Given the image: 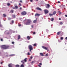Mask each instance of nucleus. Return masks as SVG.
Returning a JSON list of instances; mask_svg holds the SVG:
<instances>
[{"label":"nucleus","mask_w":67,"mask_h":67,"mask_svg":"<svg viewBox=\"0 0 67 67\" xmlns=\"http://www.w3.org/2000/svg\"><path fill=\"white\" fill-rule=\"evenodd\" d=\"M18 40H19V39H20L21 38V36H20V35H19L18 36Z\"/></svg>","instance_id":"11"},{"label":"nucleus","mask_w":67,"mask_h":67,"mask_svg":"<svg viewBox=\"0 0 67 67\" xmlns=\"http://www.w3.org/2000/svg\"><path fill=\"white\" fill-rule=\"evenodd\" d=\"M26 59H27V58H26L25 59H24V60L25 62H26Z\"/></svg>","instance_id":"21"},{"label":"nucleus","mask_w":67,"mask_h":67,"mask_svg":"<svg viewBox=\"0 0 67 67\" xmlns=\"http://www.w3.org/2000/svg\"><path fill=\"white\" fill-rule=\"evenodd\" d=\"M40 15V14L37 13L35 15V16H39Z\"/></svg>","instance_id":"8"},{"label":"nucleus","mask_w":67,"mask_h":67,"mask_svg":"<svg viewBox=\"0 0 67 67\" xmlns=\"http://www.w3.org/2000/svg\"><path fill=\"white\" fill-rule=\"evenodd\" d=\"M3 16H4V17H5V16H6V15L5 14H3Z\"/></svg>","instance_id":"27"},{"label":"nucleus","mask_w":67,"mask_h":67,"mask_svg":"<svg viewBox=\"0 0 67 67\" xmlns=\"http://www.w3.org/2000/svg\"><path fill=\"white\" fill-rule=\"evenodd\" d=\"M39 67H41V66H39Z\"/></svg>","instance_id":"57"},{"label":"nucleus","mask_w":67,"mask_h":67,"mask_svg":"<svg viewBox=\"0 0 67 67\" xmlns=\"http://www.w3.org/2000/svg\"><path fill=\"white\" fill-rule=\"evenodd\" d=\"M42 47L43 49H45L46 50H47L48 51H49V50L46 47H45L44 46Z\"/></svg>","instance_id":"5"},{"label":"nucleus","mask_w":67,"mask_h":67,"mask_svg":"<svg viewBox=\"0 0 67 67\" xmlns=\"http://www.w3.org/2000/svg\"><path fill=\"white\" fill-rule=\"evenodd\" d=\"M38 0H36V1H38Z\"/></svg>","instance_id":"56"},{"label":"nucleus","mask_w":67,"mask_h":67,"mask_svg":"<svg viewBox=\"0 0 67 67\" xmlns=\"http://www.w3.org/2000/svg\"><path fill=\"white\" fill-rule=\"evenodd\" d=\"M65 16H66V17H67V15H65Z\"/></svg>","instance_id":"54"},{"label":"nucleus","mask_w":67,"mask_h":67,"mask_svg":"<svg viewBox=\"0 0 67 67\" xmlns=\"http://www.w3.org/2000/svg\"><path fill=\"white\" fill-rule=\"evenodd\" d=\"M14 11V10H11L10 11V12H12V13H13V12Z\"/></svg>","instance_id":"19"},{"label":"nucleus","mask_w":67,"mask_h":67,"mask_svg":"<svg viewBox=\"0 0 67 67\" xmlns=\"http://www.w3.org/2000/svg\"><path fill=\"white\" fill-rule=\"evenodd\" d=\"M30 58H31V59H32V58H33V57L31 56L30 57Z\"/></svg>","instance_id":"43"},{"label":"nucleus","mask_w":67,"mask_h":67,"mask_svg":"<svg viewBox=\"0 0 67 67\" xmlns=\"http://www.w3.org/2000/svg\"><path fill=\"white\" fill-rule=\"evenodd\" d=\"M14 56V54H11L10 55V56Z\"/></svg>","instance_id":"26"},{"label":"nucleus","mask_w":67,"mask_h":67,"mask_svg":"<svg viewBox=\"0 0 67 67\" xmlns=\"http://www.w3.org/2000/svg\"><path fill=\"white\" fill-rule=\"evenodd\" d=\"M9 46L7 45H4L1 46V47L3 49H8L9 48Z\"/></svg>","instance_id":"2"},{"label":"nucleus","mask_w":67,"mask_h":67,"mask_svg":"<svg viewBox=\"0 0 67 67\" xmlns=\"http://www.w3.org/2000/svg\"><path fill=\"white\" fill-rule=\"evenodd\" d=\"M49 16H53V14H52L51 13H49Z\"/></svg>","instance_id":"17"},{"label":"nucleus","mask_w":67,"mask_h":67,"mask_svg":"<svg viewBox=\"0 0 67 67\" xmlns=\"http://www.w3.org/2000/svg\"><path fill=\"white\" fill-rule=\"evenodd\" d=\"M11 3H12V2H10Z\"/></svg>","instance_id":"58"},{"label":"nucleus","mask_w":67,"mask_h":67,"mask_svg":"<svg viewBox=\"0 0 67 67\" xmlns=\"http://www.w3.org/2000/svg\"><path fill=\"white\" fill-rule=\"evenodd\" d=\"M34 46H36V44H34Z\"/></svg>","instance_id":"32"},{"label":"nucleus","mask_w":67,"mask_h":67,"mask_svg":"<svg viewBox=\"0 0 67 67\" xmlns=\"http://www.w3.org/2000/svg\"><path fill=\"white\" fill-rule=\"evenodd\" d=\"M58 3H60V2H59V1H58Z\"/></svg>","instance_id":"52"},{"label":"nucleus","mask_w":67,"mask_h":67,"mask_svg":"<svg viewBox=\"0 0 67 67\" xmlns=\"http://www.w3.org/2000/svg\"><path fill=\"white\" fill-rule=\"evenodd\" d=\"M47 6H46V7L47 8H49V7L50 6V5H49V4H47Z\"/></svg>","instance_id":"7"},{"label":"nucleus","mask_w":67,"mask_h":67,"mask_svg":"<svg viewBox=\"0 0 67 67\" xmlns=\"http://www.w3.org/2000/svg\"><path fill=\"white\" fill-rule=\"evenodd\" d=\"M20 2H21V3H22V1H20Z\"/></svg>","instance_id":"44"},{"label":"nucleus","mask_w":67,"mask_h":67,"mask_svg":"<svg viewBox=\"0 0 67 67\" xmlns=\"http://www.w3.org/2000/svg\"><path fill=\"white\" fill-rule=\"evenodd\" d=\"M61 33V32H60L59 31L57 32V35H60V34Z\"/></svg>","instance_id":"14"},{"label":"nucleus","mask_w":67,"mask_h":67,"mask_svg":"<svg viewBox=\"0 0 67 67\" xmlns=\"http://www.w3.org/2000/svg\"><path fill=\"white\" fill-rule=\"evenodd\" d=\"M30 55V53L28 52L27 53V55Z\"/></svg>","instance_id":"31"},{"label":"nucleus","mask_w":67,"mask_h":67,"mask_svg":"<svg viewBox=\"0 0 67 67\" xmlns=\"http://www.w3.org/2000/svg\"><path fill=\"white\" fill-rule=\"evenodd\" d=\"M8 66L9 67H12V64H9L8 65Z\"/></svg>","instance_id":"12"},{"label":"nucleus","mask_w":67,"mask_h":67,"mask_svg":"<svg viewBox=\"0 0 67 67\" xmlns=\"http://www.w3.org/2000/svg\"><path fill=\"white\" fill-rule=\"evenodd\" d=\"M27 38L28 40H30V39L31 38L29 36H27Z\"/></svg>","instance_id":"9"},{"label":"nucleus","mask_w":67,"mask_h":67,"mask_svg":"<svg viewBox=\"0 0 67 67\" xmlns=\"http://www.w3.org/2000/svg\"><path fill=\"white\" fill-rule=\"evenodd\" d=\"M19 26H21V24H19Z\"/></svg>","instance_id":"40"},{"label":"nucleus","mask_w":67,"mask_h":67,"mask_svg":"<svg viewBox=\"0 0 67 67\" xmlns=\"http://www.w3.org/2000/svg\"><path fill=\"white\" fill-rule=\"evenodd\" d=\"M12 23H14V20H12Z\"/></svg>","instance_id":"34"},{"label":"nucleus","mask_w":67,"mask_h":67,"mask_svg":"<svg viewBox=\"0 0 67 67\" xmlns=\"http://www.w3.org/2000/svg\"><path fill=\"white\" fill-rule=\"evenodd\" d=\"M59 20H61V18H59Z\"/></svg>","instance_id":"51"},{"label":"nucleus","mask_w":67,"mask_h":67,"mask_svg":"<svg viewBox=\"0 0 67 67\" xmlns=\"http://www.w3.org/2000/svg\"><path fill=\"white\" fill-rule=\"evenodd\" d=\"M24 65H23V64H22L21 66H20V67H24Z\"/></svg>","instance_id":"20"},{"label":"nucleus","mask_w":67,"mask_h":67,"mask_svg":"<svg viewBox=\"0 0 67 67\" xmlns=\"http://www.w3.org/2000/svg\"><path fill=\"white\" fill-rule=\"evenodd\" d=\"M30 2H33V0H30Z\"/></svg>","instance_id":"47"},{"label":"nucleus","mask_w":67,"mask_h":67,"mask_svg":"<svg viewBox=\"0 0 67 67\" xmlns=\"http://www.w3.org/2000/svg\"><path fill=\"white\" fill-rule=\"evenodd\" d=\"M31 59H29V61H31Z\"/></svg>","instance_id":"42"},{"label":"nucleus","mask_w":67,"mask_h":67,"mask_svg":"<svg viewBox=\"0 0 67 67\" xmlns=\"http://www.w3.org/2000/svg\"><path fill=\"white\" fill-rule=\"evenodd\" d=\"M60 15V14H62V13H61V12H60V11H58Z\"/></svg>","instance_id":"22"},{"label":"nucleus","mask_w":67,"mask_h":67,"mask_svg":"<svg viewBox=\"0 0 67 67\" xmlns=\"http://www.w3.org/2000/svg\"><path fill=\"white\" fill-rule=\"evenodd\" d=\"M1 41H3V39H1Z\"/></svg>","instance_id":"45"},{"label":"nucleus","mask_w":67,"mask_h":67,"mask_svg":"<svg viewBox=\"0 0 67 67\" xmlns=\"http://www.w3.org/2000/svg\"><path fill=\"white\" fill-rule=\"evenodd\" d=\"M48 53H47V54H46L45 55V56H48Z\"/></svg>","instance_id":"29"},{"label":"nucleus","mask_w":67,"mask_h":67,"mask_svg":"<svg viewBox=\"0 0 67 67\" xmlns=\"http://www.w3.org/2000/svg\"><path fill=\"white\" fill-rule=\"evenodd\" d=\"M56 12L55 11H54L53 12L52 14H53V15H55V14H56Z\"/></svg>","instance_id":"13"},{"label":"nucleus","mask_w":67,"mask_h":67,"mask_svg":"<svg viewBox=\"0 0 67 67\" xmlns=\"http://www.w3.org/2000/svg\"><path fill=\"white\" fill-rule=\"evenodd\" d=\"M21 14L22 15H26V14H27V13L25 11H24L22 12L21 13Z\"/></svg>","instance_id":"4"},{"label":"nucleus","mask_w":67,"mask_h":67,"mask_svg":"<svg viewBox=\"0 0 67 67\" xmlns=\"http://www.w3.org/2000/svg\"><path fill=\"white\" fill-rule=\"evenodd\" d=\"M13 9H15V7H13Z\"/></svg>","instance_id":"38"},{"label":"nucleus","mask_w":67,"mask_h":67,"mask_svg":"<svg viewBox=\"0 0 67 67\" xmlns=\"http://www.w3.org/2000/svg\"><path fill=\"white\" fill-rule=\"evenodd\" d=\"M19 5H20V6H21V3H19Z\"/></svg>","instance_id":"37"},{"label":"nucleus","mask_w":67,"mask_h":67,"mask_svg":"<svg viewBox=\"0 0 67 67\" xmlns=\"http://www.w3.org/2000/svg\"><path fill=\"white\" fill-rule=\"evenodd\" d=\"M12 43L13 44H14V42H12Z\"/></svg>","instance_id":"39"},{"label":"nucleus","mask_w":67,"mask_h":67,"mask_svg":"<svg viewBox=\"0 0 67 67\" xmlns=\"http://www.w3.org/2000/svg\"><path fill=\"white\" fill-rule=\"evenodd\" d=\"M33 34H35V32H33Z\"/></svg>","instance_id":"48"},{"label":"nucleus","mask_w":67,"mask_h":67,"mask_svg":"<svg viewBox=\"0 0 67 67\" xmlns=\"http://www.w3.org/2000/svg\"><path fill=\"white\" fill-rule=\"evenodd\" d=\"M29 48L30 49V52H31V51L32 50H33V47L31 45H30L29 46Z\"/></svg>","instance_id":"3"},{"label":"nucleus","mask_w":67,"mask_h":67,"mask_svg":"<svg viewBox=\"0 0 67 67\" xmlns=\"http://www.w3.org/2000/svg\"><path fill=\"white\" fill-rule=\"evenodd\" d=\"M20 10H21V9H22V8L20 7Z\"/></svg>","instance_id":"50"},{"label":"nucleus","mask_w":67,"mask_h":67,"mask_svg":"<svg viewBox=\"0 0 67 67\" xmlns=\"http://www.w3.org/2000/svg\"><path fill=\"white\" fill-rule=\"evenodd\" d=\"M12 17L13 18H15V15H12Z\"/></svg>","instance_id":"15"},{"label":"nucleus","mask_w":67,"mask_h":67,"mask_svg":"<svg viewBox=\"0 0 67 67\" xmlns=\"http://www.w3.org/2000/svg\"><path fill=\"white\" fill-rule=\"evenodd\" d=\"M15 7V9H18V6H16Z\"/></svg>","instance_id":"18"},{"label":"nucleus","mask_w":67,"mask_h":67,"mask_svg":"<svg viewBox=\"0 0 67 67\" xmlns=\"http://www.w3.org/2000/svg\"><path fill=\"white\" fill-rule=\"evenodd\" d=\"M34 63V61H32V62H31V64H33Z\"/></svg>","instance_id":"46"},{"label":"nucleus","mask_w":67,"mask_h":67,"mask_svg":"<svg viewBox=\"0 0 67 67\" xmlns=\"http://www.w3.org/2000/svg\"><path fill=\"white\" fill-rule=\"evenodd\" d=\"M36 9H37V10H40V11H42V9H41L39 8V7L37 8Z\"/></svg>","instance_id":"10"},{"label":"nucleus","mask_w":67,"mask_h":67,"mask_svg":"<svg viewBox=\"0 0 67 67\" xmlns=\"http://www.w3.org/2000/svg\"><path fill=\"white\" fill-rule=\"evenodd\" d=\"M2 27V25L0 24V27Z\"/></svg>","instance_id":"36"},{"label":"nucleus","mask_w":67,"mask_h":67,"mask_svg":"<svg viewBox=\"0 0 67 67\" xmlns=\"http://www.w3.org/2000/svg\"><path fill=\"white\" fill-rule=\"evenodd\" d=\"M36 22V20H35L34 21V23H35Z\"/></svg>","instance_id":"30"},{"label":"nucleus","mask_w":67,"mask_h":67,"mask_svg":"<svg viewBox=\"0 0 67 67\" xmlns=\"http://www.w3.org/2000/svg\"><path fill=\"white\" fill-rule=\"evenodd\" d=\"M66 40H67V37L65 38Z\"/></svg>","instance_id":"55"},{"label":"nucleus","mask_w":67,"mask_h":67,"mask_svg":"<svg viewBox=\"0 0 67 67\" xmlns=\"http://www.w3.org/2000/svg\"><path fill=\"white\" fill-rule=\"evenodd\" d=\"M51 21H54V18H52L51 20Z\"/></svg>","instance_id":"23"},{"label":"nucleus","mask_w":67,"mask_h":67,"mask_svg":"<svg viewBox=\"0 0 67 67\" xmlns=\"http://www.w3.org/2000/svg\"><path fill=\"white\" fill-rule=\"evenodd\" d=\"M42 65V63H40V64H39L38 65V66H40V65Z\"/></svg>","instance_id":"28"},{"label":"nucleus","mask_w":67,"mask_h":67,"mask_svg":"<svg viewBox=\"0 0 67 67\" xmlns=\"http://www.w3.org/2000/svg\"><path fill=\"white\" fill-rule=\"evenodd\" d=\"M23 7L24 8V6H23Z\"/></svg>","instance_id":"59"},{"label":"nucleus","mask_w":67,"mask_h":67,"mask_svg":"<svg viewBox=\"0 0 67 67\" xmlns=\"http://www.w3.org/2000/svg\"><path fill=\"white\" fill-rule=\"evenodd\" d=\"M26 22L24 23V24L25 25H30L31 22V20L30 19H27L26 20Z\"/></svg>","instance_id":"1"},{"label":"nucleus","mask_w":67,"mask_h":67,"mask_svg":"<svg viewBox=\"0 0 67 67\" xmlns=\"http://www.w3.org/2000/svg\"><path fill=\"white\" fill-rule=\"evenodd\" d=\"M3 62H1V64H3Z\"/></svg>","instance_id":"53"},{"label":"nucleus","mask_w":67,"mask_h":67,"mask_svg":"<svg viewBox=\"0 0 67 67\" xmlns=\"http://www.w3.org/2000/svg\"><path fill=\"white\" fill-rule=\"evenodd\" d=\"M16 67H19V65H15Z\"/></svg>","instance_id":"25"},{"label":"nucleus","mask_w":67,"mask_h":67,"mask_svg":"<svg viewBox=\"0 0 67 67\" xmlns=\"http://www.w3.org/2000/svg\"><path fill=\"white\" fill-rule=\"evenodd\" d=\"M21 63H23H23H24V62H23V61H21Z\"/></svg>","instance_id":"49"},{"label":"nucleus","mask_w":67,"mask_h":67,"mask_svg":"<svg viewBox=\"0 0 67 67\" xmlns=\"http://www.w3.org/2000/svg\"><path fill=\"white\" fill-rule=\"evenodd\" d=\"M7 5H8V6H9L10 5V3H7Z\"/></svg>","instance_id":"24"},{"label":"nucleus","mask_w":67,"mask_h":67,"mask_svg":"<svg viewBox=\"0 0 67 67\" xmlns=\"http://www.w3.org/2000/svg\"><path fill=\"white\" fill-rule=\"evenodd\" d=\"M61 40H63V37H61V38H60Z\"/></svg>","instance_id":"33"},{"label":"nucleus","mask_w":67,"mask_h":67,"mask_svg":"<svg viewBox=\"0 0 67 67\" xmlns=\"http://www.w3.org/2000/svg\"><path fill=\"white\" fill-rule=\"evenodd\" d=\"M44 12L45 14H47L48 13V11L47 10H44Z\"/></svg>","instance_id":"6"},{"label":"nucleus","mask_w":67,"mask_h":67,"mask_svg":"<svg viewBox=\"0 0 67 67\" xmlns=\"http://www.w3.org/2000/svg\"><path fill=\"white\" fill-rule=\"evenodd\" d=\"M63 24V23H62V22L60 23V24L61 25H62Z\"/></svg>","instance_id":"35"},{"label":"nucleus","mask_w":67,"mask_h":67,"mask_svg":"<svg viewBox=\"0 0 67 67\" xmlns=\"http://www.w3.org/2000/svg\"><path fill=\"white\" fill-rule=\"evenodd\" d=\"M40 54L41 55V56H44V54H43V53H40Z\"/></svg>","instance_id":"16"},{"label":"nucleus","mask_w":67,"mask_h":67,"mask_svg":"<svg viewBox=\"0 0 67 67\" xmlns=\"http://www.w3.org/2000/svg\"><path fill=\"white\" fill-rule=\"evenodd\" d=\"M33 26H34L33 25H31V27H32V28H33Z\"/></svg>","instance_id":"41"}]
</instances>
